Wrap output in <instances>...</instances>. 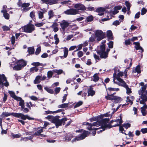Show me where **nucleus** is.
<instances>
[{
	"label": "nucleus",
	"instance_id": "63",
	"mask_svg": "<svg viewBox=\"0 0 147 147\" xmlns=\"http://www.w3.org/2000/svg\"><path fill=\"white\" fill-rule=\"evenodd\" d=\"M101 118H102L104 117H109L110 116V115L108 113H106L104 114L103 115H100Z\"/></svg>",
	"mask_w": 147,
	"mask_h": 147
},
{
	"label": "nucleus",
	"instance_id": "46",
	"mask_svg": "<svg viewBox=\"0 0 147 147\" xmlns=\"http://www.w3.org/2000/svg\"><path fill=\"white\" fill-rule=\"evenodd\" d=\"M38 18L40 19H42L43 17V13L41 11L38 12Z\"/></svg>",
	"mask_w": 147,
	"mask_h": 147
},
{
	"label": "nucleus",
	"instance_id": "15",
	"mask_svg": "<svg viewBox=\"0 0 147 147\" xmlns=\"http://www.w3.org/2000/svg\"><path fill=\"white\" fill-rule=\"evenodd\" d=\"M122 84L119 85V86L123 87L125 88L126 90V93L128 94H130L132 93L131 88L129 87L126 84L125 82H121Z\"/></svg>",
	"mask_w": 147,
	"mask_h": 147
},
{
	"label": "nucleus",
	"instance_id": "17",
	"mask_svg": "<svg viewBox=\"0 0 147 147\" xmlns=\"http://www.w3.org/2000/svg\"><path fill=\"white\" fill-rule=\"evenodd\" d=\"M74 7L78 10L84 11L86 10V7L84 5L80 3H77L75 4L74 5Z\"/></svg>",
	"mask_w": 147,
	"mask_h": 147
},
{
	"label": "nucleus",
	"instance_id": "59",
	"mask_svg": "<svg viewBox=\"0 0 147 147\" xmlns=\"http://www.w3.org/2000/svg\"><path fill=\"white\" fill-rule=\"evenodd\" d=\"M83 52L81 51H79L77 53L78 57L79 58L82 57L83 56Z\"/></svg>",
	"mask_w": 147,
	"mask_h": 147
},
{
	"label": "nucleus",
	"instance_id": "56",
	"mask_svg": "<svg viewBox=\"0 0 147 147\" xmlns=\"http://www.w3.org/2000/svg\"><path fill=\"white\" fill-rule=\"evenodd\" d=\"M41 51V48L40 47H39L37 48L35 52V53L36 55H37L39 54L40 52Z\"/></svg>",
	"mask_w": 147,
	"mask_h": 147
},
{
	"label": "nucleus",
	"instance_id": "50",
	"mask_svg": "<svg viewBox=\"0 0 147 147\" xmlns=\"http://www.w3.org/2000/svg\"><path fill=\"white\" fill-rule=\"evenodd\" d=\"M29 98L31 100L34 101H36L38 100V98H37V97L34 96H29Z\"/></svg>",
	"mask_w": 147,
	"mask_h": 147
},
{
	"label": "nucleus",
	"instance_id": "52",
	"mask_svg": "<svg viewBox=\"0 0 147 147\" xmlns=\"http://www.w3.org/2000/svg\"><path fill=\"white\" fill-rule=\"evenodd\" d=\"M101 118L100 115L92 117V121H98L100 120Z\"/></svg>",
	"mask_w": 147,
	"mask_h": 147
},
{
	"label": "nucleus",
	"instance_id": "2",
	"mask_svg": "<svg viewBox=\"0 0 147 147\" xmlns=\"http://www.w3.org/2000/svg\"><path fill=\"white\" fill-rule=\"evenodd\" d=\"M147 86L146 85L142 86L141 89L138 91V94L140 95L139 99L140 103L141 104H144L147 101V97L146 95V90Z\"/></svg>",
	"mask_w": 147,
	"mask_h": 147
},
{
	"label": "nucleus",
	"instance_id": "16",
	"mask_svg": "<svg viewBox=\"0 0 147 147\" xmlns=\"http://www.w3.org/2000/svg\"><path fill=\"white\" fill-rule=\"evenodd\" d=\"M106 42V40H103L101 42V45L99 47V49H98V50L97 52V53L105 51L106 46L105 43Z\"/></svg>",
	"mask_w": 147,
	"mask_h": 147
},
{
	"label": "nucleus",
	"instance_id": "26",
	"mask_svg": "<svg viewBox=\"0 0 147 147\" xmlns=\"http://www.w3.org/2000/svg\"><path fill=\"white\" fill-rule=\"evenodd\" d=\"M58 25V24L55 22L53 23V24L52 25V27L53 29V30L55 32H57L59 30L57 27Z\"/></svg>",
	"mask_w": 147,
	"mask_h": 147
},
{
	"label": "nucleus",
	"instance_id": "21",
	"mask_svg": "<svg viewBox=\"0 0 147 147\" xmlns=\"http://www.w3.org/2000/svg\"><path fill=\"white\" fill-rule=\"evenodd\" d=\"M1 13H3V16L5 18L8 20L9 18V14L7 13V10H2L1 11Z\"/></svg>",
	"mask_w": 147,
	"mask_h": 147
},
{
	"label": "nucleus",
	"instance_id": "54",
	"mask_svg": "<svg viewBox=\"0 0 147 147\" xmlns=\"http://www.w3.org/2000/svg\"><path fill=\"white\" fill-rule=\"evenodd\" d=\"M131 40L129 39L125 40V45L127 46L129 45L131 43Z\"/></svg>",
	"mask_w": 147,
	"mask_h": 147
},
{
	"label": "nucleus",
	"instance_id": "20",
	"mask_svg": "<svg viewBox=\"0 0 147 147\" xmlns=\"http://www.w3.org/2000/svg\"><path fill=\"white\" fill-rule=\"evenodd\" d=\"M98 53L100 55V57L101 58L105 59L108 57L107 53H106L105 51Z\"/></svg>",
	"mask_w": 147,
	"mask_h": 147
},
{
	"label": "nucleus",
	"instance_id": "62",
	"mask_svg": "<svg viewBox=\"0 0 147 147\" xmlns=\"http://www.w3.org/2000/svg\"><path fill=\"white\" fill-rule=\"evenodd\" d=\"M2 28L4 31H8L10 30V28L6 26H3Z\"/></svg>",
	"mask_w": 147,
	"mask_h": 147
},
{
	"label": "nucleus",
	"instance_id": "51",
	"mask_svg": "<svg viewBox=\"0 0 147 147\" xmlns=\"http://www.w3.org/2000/svg\"><path fill=\"white\" fill-rule=\"evenodd\" d=\"M147 12V9L145 8H143L141 10V14L142 15H144Z\"/></svg>",
	"mask_w": 147,
	"mask_h": 147
},
{
	"label": "nucleus",
	"instance_id": "24",
	"mask_svg": "<svg viewBox=\"0 0 147 147\" xmlns=\"http://www.w3.org/2000/svg\"><path fill=\"white\" fill-rule=\"evenodd\" d=\"M61 49H64L63 50V53H64V55L63 56H61V57H63L64 58H66L68 54V49L67 48H66V47H64V48L62 47L61 48Z\"/></svg>",
	"mask_w": 147,
	"mask_h": 147
},
{
	"label": "nucleus",
	"instance_id": "29",
	"mask_svg": "<svg viewBox=\"0 0 147 147\" xmlns=\"http://www.w3.org/2000/svg\"><path fill=\"white\" fill-rule=\"evenodd\" d=\"M99 73H96L93 76V79L92 80L93 81L96 82L98 81L99 79V77L98 76Z\"/></svg>",
	"mask_w": 147,
	"mask_h": 147
},
{
	"label": "nucleus",
	"instance_id": "44",
	"mask_svg": "<svg viewBox=\"0 0 147 147\" xmlns=\"http://www.w3.org/2000/svg\"><path fill=\"white\" fill-rule=\"evenodd\" d=\"M73 138L72 135L69 134V135H67L65 137V140L68 141H69L71 138Z\"/></svg>",
	"mask_w": 147,
	"mask_h": 147
},
{
	"label": "nucleus",
	"instance_id": "3",
	"mask_svg": "<svg viewBox=\"0 0 147 147\" xmlns=\"http://www.w3.org/2000/svg\"><path fill=\"white\" fill-rule=\"evenodd\" d=\"M6 117L12 115L14 117L20 118L22 119L26 120L27 119L29 120H34V118L30 117L27 115H25L21 113H10L8 112H4Z\"/></svg>",
	"mask_w": 147,
	"mask_h": 147
},
{
	"label": "nucleus",
	"instance_id": "25",
	"mask_svg": "<svg viewBox=\"0 0 147 147\" xmlns=\"http://www.w3.org/2000/svg\"><path fill=\"white\" fill-rule=\"evenodd\" d=\"M133 44L135 45L134 47L136 50H143L142 48L140 46V43L139 42H134Z\"/></svg>",
	"mask_w": 147,
	"mask_h": 147
},
{
	"label": "nucleus",
	"instance_id": "45",
	"mask_svg": "<svg viewBox=\"0 0 147 147\" xmlns=\"http://www.w3.org/2000/svg\"><path fill=\"white\" fill-rule=\"evenodd\" d=\"M83 102L81 101H79L74 106V108L78 107L82 105L83 104Z\"/></svg>",
	"mask_w": 147,
	"mask_h": 147
},
{
	"label": "nucleus",
	"instance_id": "8",
	"mask_svg": "<svg viewBox=\"0 0 147 147\" xmlns=\"http://www.w3.org/2000/svg\"><path fill=\"white\" fill-rule=\"evenodd\" d=\"M59 117H60L59 116H56L52 120V122L55 124L57 128L61 125L62 124L64 125L65 122L67 121L66 118H64L60 120L59 119Z\"/></svg>",
	"mask_w": 147,
	"mask_h": 147
},
{
	"label": "nucleus",
	"instance_id": "39",
	"mask_svg": "<svg viewBox=\"0 0 147 147\" xmlns=\"http://www.w3.org/2000/svg\"><path fill=\"white\" fill-rule=\"evenodd\" d=\"M19 105L21 107V109L23 110L25 107L24 100L22 99L20 101Z\"/></svg>",
	"mask_w": 147,
	"mask_h": 147
},
{
	"label": "nucleus",
	"instance_id": "43",
	"mask_svg": "<svg viewBox=\"0 0 147 147\" xmlns=\"http://www.w3.org/2000/svg\"><path fill=\"white\" fill-rule=\"evenodd\" d=\"M34 51V48L32 47H30L28 48V51L30 54H33Z\"/></svg>",
	"mask_w": 147,
	"mask_h": 147
},
{
	"label": "nucleus",
	"instance_id": "18",
	"mask_svg": "<svg viewBox=\"0 0 147 147\" xmlns=\"http://www.w3.org/2000/svg\"><path fill=\"white\" fill-rule=\"evenodd\" d=\"M43 130V128L42 127H39L38 129V130L34 134V135L38 136H39L42 137H45L46 136L45 135H43L41 134V133L42 132Z\"/></svg>",
	"mask_w": 147,
	"mask_h": 147
},
{
	"label": "nucleus",
	"instance_id": "13",
	"mask_svg": "<svg viewBox=\"0 0 147 147\" xmlns=\"http://www.w3.org/2000/svg\"><path fill=\"white\" fill-rule=\"evenodd\" d=\"M60 25L62 30L64 32L65 29L69 26L70 23L68 21L63 20L61 22H59Z\"/></svg>",
	"mask_w": 147,
	"mask_h": 147
},
{
	"label": "nucleus",
	"instance_id": "34",
	"mask_svg": "<svg viewBox=\"0 0 147 147\" xmlns=\"http://www.w3.org/2000/svg\"><path fill=\"white\" fill-rule=\"evenodd\" d=\"M58 0H48V4L51 5L57 3Z\"/></svg>",
	"mask_w": 147,
	"mask_h": 147
},
{
	"label": "nucleus",
	"instance_id": "37",
	"mask_svg": "<svg viewBox=\"0 0 147 147\" xmlns=\"http://www.w3.org/2000/svg\"><path fill=\"white\" fill-rule=\"evenodd\" d=\"M18 5L19 6H21L22 7H28L30 5V3H24L22 4L18 3Z\"/></svg>",
	"mask_w": 147,
	"mask_h": 147
},
{
	"label": "nucleus",
	"instance_id": "61",
	"mask_svg": "<svg viewBox=\"0 0 147 147\" xmlns=\"http://www.w3.org/2000/svg\"><path fill=\"white\" fill-rule=\"evenodd\" d=\"M120 23V21L119 20H116L113 23V24L115 26H117L119 25Z\"/></svg>",
	"mask_w": 147,
	"mask_h": 147
},
{
	"label": "nucleus",
	"instance_id": "27",
	"mask_svg": "<svg viewBox=\"0 0 147 147\" xmlns=\"http://www.w3.org/2000/svg\"><path fill=\"white\" fill-rule=\"evenodd\" d=\"M53 71L55 73H56L57 75H60L62 73H63L64 75H65V72L63 71V70L61 69H53Z\"/></svg>",
	"mask_w": 147,
	"mask_h": 147
},
{
	"label": "nucleus",
	"instance_id": "12",
	"mask_svg": "<svg viewBox=\"0 0 147 147\" xmlns=\"http://www.w3.org/2000/svg\"><path fill=\"white\" fill-rule=\"evenodd\" d=\"M120 119H118L114 121L112 120L110 121V123L111 124L113 123L114 122L116 123L114 124H112L111 125V126L112 127L120 126V125L122 123L123 121L122 120L121 117V115L120 116Z\"/></svg>",
	"mask_w": 147,
	"mask_h": 147
},
{
	"label": "nucleus",
	"instance_id": "22",
	"mask_svg": "<svg viewBox=\"0 0 147 147\" xmlns=\"http://www.w3.org/2000/svg\"><path fill=\"white\" fill-rule=\"evenodd\" d=\"M107 37L109 39L113 40V37L111 30H108L107 32Z\"/></svg>",
	"mask_w": 147,
	"mask_h": 147
},
{
	"label": "nucleus",
	"instance_id": "4",
	"mask_svg": "<svg viewBox=\"0 0 147 147\" xmlns=\"http://www.w3.org/2000/svg\"><path fill=\"white\" fill-rule=\"evenodd\" d=\"M31 65L34 66V67L31 68L30 69V71L31 73H34V72H36L38 71L39 70L38 67V66H41L39 67L40 71H41L44 69L42 67L45 66L46 65V64H43L40 63L39 62H33L31 63Z\"/></svg>",
	"mask_w": 147,
	"mask_h": 147
},
{
	"label": "nucleus",
	"instance_id": "19",
	"mask_svg": "<svg viewBox=\"0 0 147 147\" xmlns=\"http://www.w3.org/2000/svg\"><path fill=\"white\" fill-rule=\"evenodd\" d=\"M105 11V8L103 7H99L96 9V11L98 13V15L99 16L103 15Z\"/></svg>",
	"mask_w": 147,
	"mask_h": 147
},
{
	"label": "nucleus",
	"instance_id": "55",
	"mask_svg": "<svg viewBox=\"0 0 147 147\" xmlns=\"http://www.w3.org/2000/svg\"><path fill=\"white\" fill-rule=\"evenodd\" d=\"M12 136L13 137V138H19L20 137L21 135L19 134H12Z\"/></svg>",
	"mask_w": 147,
	"mask_h": 147
},
{
	"label": "nucleus",
	"instance_id": "49",
	"mask_svg": "<svg viewBox=\"0 0 147 147\" xmlns=\"http://www.w3.org/2000/svg\"><path fill=\"white\" fill-rule=\"evenodd\" d=\"M108 47L110 49L113 48V41H110L108 44Z\"/></svg>",
	"mask_w": 147,
	"mask_h": 147
},
{
	"label": "nucleus",
	"instance_id": "64",
	"mask_svg": "<svg viewBox=\"0 0 147 147\" xmlns=\"http://www.w3.org/2000/svg\"><path fill=\"white\" fill-rule=\"evenodd\" d=\"M60 90V88L59 87H57L55 88V91L56 94L59 93Z\"/></svg>",
	"mask_w": 147,
	"mask_h": 147
},
{
	"label": "nucleus",
	"instance_id": "6",
	"mask_svg": "<svg viewBox=\"0 0 147 147\" xmlns=\"http://www.w3.org/2000/svg\"><path fill=\"white\" fill-rule=\"evenodd\" d=\"M123 75V72H119L118 73L117 76L116 72H115L113 75L114 83L119 85L122 84L121 82H122V81L125 82L122 79L120 78V77H122Z\"/></svg>",
	"mask_w": 147,
	"mask_h": 147
},
{
	"label": "nucleus",
	"instance_id": "28",
	"mask_svg": "<svg viewBox=\"0 0 147 147\" xmlns=\"http://www.w3.org/2000/svg\"><path fill=\"white\" fill-rule=\"evenodd\" d=\"M41 76H37L35 79L34 80V84H36L39 83L41 81Z\"/></svg>",
	"mask_w": 147,
	"mask_h": 147
},
{
	"label": "nucleus",
	"instance_id": "58",
	"mask_svg": "<svg viewBox=\"0 0 147 147\" xmlns=\"http://www.w3.org/2000/svg\"><path fill=\"white\" fill-rule=\"evenodd\" d=\"M30 17L33 19H34V17L35 16V12L33 11H31L30 14Z\"/></svg>",
	"mask_w": 147,
	"mask_h": 147
},
{
	"label": "nucleus",
	"instance_id": "31",
	"mask_svg": "<svg viewBox=\"0 0 147 147\" xmlns=\"http://www.w3.org/2000/svg\"><path fill=\"white\" fill-rule=\"evenodd\" d=\"M137 73L138 74H140L141 73L140 67L139 65H137L134 69L132 71V73Z\"/></svg>",
	"mask_w": 147,
	"mask_h": 147
},
{
	"label": "nucleus",
	"instance_id": "40",
	"mask_svg": "<svg viewBox=\"0 0 147 147\" xmlns=\"http://www.w3.org/2000/svg\"><path fill=\"white\" fill-rule=\"evenodd\" d=\"M101 125L100 120L92 123V126L98 127Z\"/></svg>",
	"mask_w": 147,
	"mask_h": 147
},
{
	"label": "nucleus",
	"instance_id": "38",
	"mask_svg": "<svg viewBox=\"0 0 147 147\" xmlns=\"http://www.w3.org/2000/svg\"><path fill=\"white\" fill-rule=\"evenodd\" d=\"M54 73H55L53 71V70L52 71H48L47 73V77L49 79L51 78L53 74Z\"/></svg>",
	"mask_w": 147,
	"mask_h": 147
},
{
	"label": "nucleus",
	"instance_id": "33",
	"mask_svg": "<svg viewBox=\"0 0 147 147\" xmlns=\"http://www.w3.org/2000/svg\"><path fill=\"white\" fill-rule=\"evenodd\" d=\"M83 125L88 126L86 127L87 129L90 130H92V124L91 123H89L88 122H84L83 123Z\"/></svg>",
	"mask_w": 147,
	"mask_h": 147
},
{
	"label": "nucleus",
	"instance_id": "42",
	"mask_svg": "<svg viewBox=\"0 0 147 147\" xmlns=\"http://www.w3.org/2000/svg\"><path fill=\"white\" fill-rule=\"evenodd\" d=\"M57 36V34H55L54 36V38L55 40V44L56 45H57L59 42V40Z\"/></svg>",
	"mask_w": 147,
	"mask_h": 147
},
{
	"label": "nucleus",
	"instance_id": "53",
	"mask_svg": "<svg viewBox=\"0 0 147 147\" xmlns=\"http://www.w3.org/2000/svg\"><path fill=\"white\" fill-rule=\"evenodd\" d=\"M11 44L13 45L15 41V38L14 36H12L11 38Z\"/></svg>",
	"mask_w": 147,
	"mask_h": 147
},
{
	"label": "nucleus",
	"instance_id": "60",
	"mask_svg": "<svg viewBox=\"0 0 147 147\" xmlns=\"http://www.w3.org/2000/svg\"><path fill=\"white\" fill-rule=\"evenodd\" d=\"M123 126L126 129H127L128 128L130 127L131 125L130 123H129L124 124L123 125Z\"/></svg>",
	"mask_w": 147,
	"mask_h": 147
},
{
	"label": "nucleus",
	"instance_id": "9",
	"mask_svg": "<svg viewBox=\"0 0 147 147\" xmlns=\"http://www.w3.org/2000/svg\"><path fill=\"white\" fill-rule=\"evenodd\" d=\"M27 62L23 59L19 60L17 65L14 66L13 69L15 70H20L22 69L27 64Z\"/></svg>",
	"mask_w": 147,
	"mask_h": 147
},
{
	"label": "nucleus",
	"instance_id": "10",
	"mask_svg": "<svg viewBox=\"0 0 147 147\" xmlns=\"http://www.w3.org/2000/svg\"><path fill=\"white\" fill-rule=\"evenodd\" d=\"M95 35L97 37L96 41L99 42L106 37L105 32H103L101 30H97L95 32Z\"/></svg>",
	"mask_w": 147,
	"mask_h": 147
},
{
	"label": "nucleus",
	"instance_id": "32",
	"mask_svg": "<svg viewBox=\"0 0 147 147\" xmlns=\"http://www.w3.org/2000/svg\"><path fill=\"white\" fill-rule=\"evenodd\" d=\"M48 18L50 19L53 18L55 15L54 13L53 10H50L48 12Z\"/></svg>",
	"mask_w": 147,
	"mask_h": 147
},
{
	"label": "nucleus",
	"instance_id": "7",
	"mask_svg": "<svg viewBox=\"0 0 147 147\" xmlns=\"http://www.w3.org/2000/svg\"><path fill=\"white\" fill-rule=\"evenodd\" d=\"M76 132H81L82 133L81 135L77 136L73 140L71 141L72 142H75L76 140H81L84 139L89 134L88 131L83 129L78 130Z\"/></svg>",
	"mask_w": 147,
	"mask_h": 147
},
{
	"label": "nucleus",
	"instance_id": "36",
	"mask_svg": "<svg viewBox=\"0 0 147 147\" xmlns=\"http://www.w3.org/2000/svg\"><path fill=\"white\" fill-rule=\"evenodd\" d=\"M45 89L48 93L50 94H53L54 93L53 90L47 87H45Z\"/></svg>",
	"mask_w": 147,
	"mask_h": 147
},
{
	"label": "nucleus",
	"instance_id": "35",
	"mask_svg": "<svg viewBox=\"0 0 147 147\" xmlns=\"http://www.w3.org/2000/svg\"><path fill=\"white\" fill-rule=\"evenodd\" d=\"M62 5H70L71 4V1L69 0L64 1L61 3Z\"/></svg>",
	"mask_w": 147,
	"mask_h": 147
},
{
	"label": "nucleus",
	"instance_id": "47",
	"mask_svg": "<svg viewBox=\"0 0 147 147\" xmlns=\"http://www.w3.org/2000/svg\"><path fill=\"white\" fill-rule=\"evenodd\" d=\"M141 111L142 115L143 116H145L147 114V112L144 107L141 108Z\"/></svg>",
	"mask_w": 147,
	"mask_h": 147
},
{
	"label": "nucleus",
	"instance_id": "11",
	"mask_svg": "<svg viewBox=\"0 0 147 147\" xmlns=\"http://www.w3.org/2000/svg\"><path fill=\"white\" fill-rule=\"evenodd\" d=\"M21 29L25 32L31 33L34 30L35 27L34 25L29 23L27 25L22 27Z\"/></svg>",
	"mask_w": 147,
	"mask_h": 147
},
{
	"label": "nucleus",
	"instance_id": "1",
	"mask_svg": "<svg viewBox=\"0 0 147 147\" xmlns=\"http://www.w3.org/2000/svg\"><path fill=\"white\" fill-rule=\"evenodd\" d=\"M100 121L101 126L98 128H92V130L96 131V130L100 129V130L97 131L98 133H99L104 131L106 128H110L112 127L110 123L107 124V123H108L109 121V118H101L100 119Z\"/></svg>",
	"mask_w": 147,
	"mask_h": 147
},
{
	"label": "nucleus",
	"instance_id": "57",
	"mask_svg": "<svg viewBox=\"0 0 147 147\" xmlns=\"http://www.w3.org/2000/svg\"><path fill=\"white\" fill-rule=\"evenodd\" d=\"M140 131L143 134L147 133V128L141 129Z\"/></svg>",
	"mask_w": 147,
	"mask_h": 147
},
{
	"label": "nucleus",
	"instance_id": "14",
	"mask_svg": "<svg viewBox=\"0 0 147 147\" xmlns=\"http://www.w3.org/2000/svg\"><path fill=\"white\" fill-rule=\"evenodd\" d=\"M64 13L67 15H76L79 13V11L75 9H70L66 10Z\"/></svg>",
	"mask_w": 147,
	"mask_h": 147
},
{
	"label": "nucleus",
	"instance_id": "41",
	"mask_svg": "<svg viewBox=\"0 0 147 147\" xmlns=\"http://www.w3.org/2000/svg\"><path fill=\"white\" fill-rule=\"evenodd\" d=\"M68 106V103H64L61 105H58V108H65L67 107Z\"/></svg>",
	"mask_w": 147,
	"mask_h": 147
},
{
	"label": "nucleus",
	"instance_id": "30",
	"mask_svg": "<svg viewBox=\"0 0 147 147\" xmlns=\"http://www.w3.org/2000/svg\"><path fill=\"white\" fill-rule=\"evenodd\" d=\"M108 90L109 91V94L111 93L112 91H118L119 90V88H115L111 87H109L107 89V90Z\"/></svg>",
	"mask_w": 147,
	"mask_h": 147
},
{
	"label": "nucleus",
	"instance_id": "5",
	"mask_svg": "<svg viewBox=\"0 0 147 147\" xmlns=\"http://www.w3.org/2000/svg\"><path fill=\"white\" fill-rule=\"evenodd\" d=\"M115 94V92L113 93L111 92V93L109 94V92L107 91V95L105 96V98L107 100L114 101V102L116 103L121 101L122 100L121 98L114 96V95Z\"/></svg>",
	"mask_w": 147,
	"mask_h": 147
},
{
	"label": "nucleus",
	"instance_id": "23",
	"mask_svg": "<svg viewBox=\"0 0 147 147\" xmlns=\"http://www.w3.org/2000/svg\"><path fill=\"white\" fill-rule=\"evenodd\" d=\"M86 90L88 93L87 96H92V86H90L87 87Z\"/></svg>",
	"mask_w": 147,
	"mask_h": 147
},
{
	"label": "nucleus",
	"instance_id": "48",
	"mask_svg": "<svg viewBox=\"0 0 147 147\" xmlns=\"http://www.w3.org/2000/svg\"><path fill=\"white\" fill-rule=\"evenodd\" d=\"M8 92L11 96L13 98L16 96L14 92L12 91H9Z\"/></svg>",
	"mask_w": 147,
	"mask_h": 147
}]
</instances>
